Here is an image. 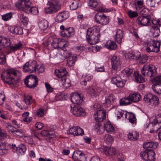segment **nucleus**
I'll use <instances>...</instances> for the list:
<instances>
[{
	"instance_id": "1",
	"label": "nucleus",
	"mask_w": 161,
	"mask_h": 161,
	"mask_svg": "<svg viewBox=\"0 0 161 161\" xmlns=\"http://www.w3.org/2000/svg\"><path fill=\"white\" fill-rule=\"evenodd\" d=\"M20 72L15 69L9 68L7 69L4 72L3 74L1 75L2 80L6 83L9 85L17 84L19 80L17 78L15 80V77L19 76Z\"/></svg>"
},
{
	"instance_id": "2",
	"label": "nucleus",
	"mask_w": 161,
	"mask_h": 161,
	"mask_svg": "<svg viewBox=\"0 0 161 161\" xmlns=\"http://www.w3.org/2000/svg\"><path fill=\"white\" fill-rule=\"evenodd\" d=\"M100 31L99 27L97 25H94L87 29L86 37L89 43L94 45L99 42Z\"/></svg>"
},
{
	"instance_id": "3",
	"label": "nucleus",
	"mask_w": 161,
	"mask_h": 161,
	"mask_svg": "<svg viewBox=\"0 0 161 161\" xmlns=\"http://www.w3.org/2000/svg\"><path fill=\"white\" fill-rule=\"evenodd\" d=\"M72 103L70 105L71 111H82V108L80 105L83 101V96L76 92L73 93L71 98Z\"/></svg>"
},
{
	"instance_id": "4",
	"label": "nucleus",
	"mask_w": 161,
	"mask_h": 161,
	"mask_svg": "<svg viewBox=\"0 0 161 161\" xmlns=\"http://www.w3.org/2000/svg\"><path fill=\"white\" fill-rule=\"evenodd\" d=\"M161 42L160 41L154 39L148 42L145 48L146 51L147 52H153L157 53L160 51Z\"/></svg>"
},
{
	"instance_id": "5",
	"label": "nucleus",
	"mask_w": 161,
	"mask_h": 161,
	"mask_svg": "<svg viewBox=\"0 0 161 161\" xmlns=\"http://www.w3.org/2000/svg\"><path fill=\"white\" fill-rule=\"evenodd\" d=\"M142 74L149 77L154 76L156 74V68L152 65H145L141 69Z\"/></svg>"
},
{
	"instance_id": "6",
	"label": "nucleus",
	"mask_w": 161,
	"mask_h": 161,
	"mask_svg": "<svg viewBox=\"0 0 161 161\" xmlns=\"http://www.w3.org/2000/svg\"><path fill=\"white\" fill-rule=\"evenodd\" d=\"M125 56L127 59H134L139 60V62L143 63L145 62V58L141 56L140 53L137 51H130L125 53Z\"/></svg>"
},
{
	"instance_id": "7",
	"label": "nucleus",
	"mask_w": 161,
	"mask_h": 161,
	"mask_svg": "<svg viewBox=\"0 0 161 161\" xmlns=\"http://www.w3.org/2000/svg\"><path fill=\"white\" fill-rule=\"evenodd\" d=\"M37 63L36 60H29L24 65L23 71L29 73H35L37 70Z\"/></svg>"
},
{
	"instance_id": "8",
	"label": "nucleus",
	"mask_w": 161,
	"mask_h": 161,
	"mask_svg": "<svg viewBox=\"0 0 161 161\" xmlns=\"http://www.w3.org/2000/svg\"><path fill=\"white\" fill-rule=\"evenodd\" d=\"M111 60L112 68L109 73L110 75L115 74L117 71L120 70L121 67L120 61L117 58V56H113L111 58Z\"/></svg>"
},
{
	"instance_id": "9",
	"label": "nucleus",
	"mask_w": 161,
	"mask_h": 161,
	"mask_svg": "<svg viewBox=\"0 0 161 161\" xmlns=\"http://www.w3.org/2000/svg\"><path fill=\"white\" fill-rule=\"evenodd\" d=\"M95 22L97 24L102 25H107L109 23L110 18L108 16H107L104 14H99L97 13L94 16Z\"/></svg>"
},
{
	"instance_id": "10",
	"label": "nucleus",
	"mask_w": 161,
	"mask_h": 161,
	"mask_svg": "<svg viewBox=\"0 0 161 161\" xmlns=\"http://www.w3.org/2000/svg\"><path fill=\"white\" fill-rule=\"evenodd\" d=\"M144 100L146 102L149 103L151 105L154 107L157 106L159 103V98L151 93H148L145 95Z\"/></svg>"
},
{
	"instance_id": "11",
	"label": "nucleus",
	"mask_w": 161,
	"mask_h": 161,
	"mask_svg": "<svg viewBox=\"0 0 161 161\" xmlns=\"http://www.w3.org/2000/svg\"><path fill=\"white\" fill-rule=\"evenodd\" d=\"M24 82L27 87L34 88L37 85L38 80L36 76L30 75L26 77Z\"/></svg>"
},
{
	"instance_id": "12",
	"label": "nucleus",
	"mask_w": 161,
	"mask_h": 161,
	"mask_svg": "<svg viewBox=\"0 0 161 161\" xmlns=\"http://www.w3.org/2000/svg\"><path fill=\"white\" fill-rule=\"evenodd\" d=\"M60 7V5L58 0H53L50 3L48 7L45 8L44 11L46 13H52L57 12Z\"/></svg>"
},
{
	"instance_id": "13",
	"label": "nucleus",
	"mask_w": 161,
	"mask_h": 161,
	"mask_svg": "<svg viewBox=\"0 0 161 161\" xmlns=\"http://www.w3.org/2000/svg\"><path fill=\"white\" fill-rule=\"evenodd\" d=\"M155 154L153 151L146 150L142 151L140 156L142 158L147 161H154L155 159Z\"/></svg>"
},
{
	"instance_id": "14",
	"label": "nucleus",
	"mask_w": 161,
	"mask_h": 161,
	"mask_svg": "<svg viewBox=\"0 0 161 161\" xmlns=\"http://www.w3.org/2000/svg\"><path fill=\"white\" fill-rule=\"evenodd\" d=\"M136 22L138 25L142 26H148L151 25L150 19L147 17L139 16Z\"/></svg>"
},
{
	"instance_id": "15",
	"label": "nucleus",
	"mask_w": 161,
	"mask_h": 161,
	"mask_svg": "<svg viewBox=\"0 0 161 161\" xmlns=\"http://www.w3.org/2000/svg\"><path fill=\"white\" fill-rule=\"evenodd\" d=\"M111 82L115 85L117 87H124L125 84V81L122 79L119 75H117L112 78Z\"/></svg>"
},
{
	"instance_id": "16",
	"label": "nucleus",
	"mask_w": 161,
	"mask_h": 161,
	"mask_svg": "<svg viewBox=\"0 0 161 161\" xmlns=\"http://www.w3.org/2000/svg\"><path fill=\"white\" fill-rule=\"evenodd\" d=\"M75 34V31L74 28L69 27L65 28L64 31H61L60 35L64 37L69 38L73 36Z\"/></svg>"
},
{
	"instance_id": "17",
	"label": "nucleus",
	"mask_w": 161,
	"mask_h": 161,
	"mask_svg": "<svg viewBox=\"0 0 161 161\" xmlns=\"http://www.w3.org/2000/svg\"><path fill=\"white\" fill-rule=\"evenodd\" d=\"M116 98L115 96L113 94H111L106 96L105 103H103V106L105 108H108L110 107L113 103Z\"/></svg>"
},
{
	"instance_id": "18",
	"label": "nucleus",
	"mask_w": 161,
	"mask_h": 161,
	"mask_svg": "<svg viewBox=\"0 0 161 161\" xmlns=\"http://www.w3.org/2000/svg\"><path fill=\"white\" fill-rule=\"evenodd\" d=\"M69 17V14L67 11L59 12L55 18V21L60 23L67 19Z\"/></svg>"
},
{
	"instance_id": "19",
	"label": "nucleus",
	"mask_w": 161,
	"mask_h": 161,
	"mask_svg": "<svg viewBox=\"0 0 161 161\" xmlns=\"http://www.w3.org/2000/svg\"><path fill=\"white\" fill-rule=\"evenodd\" d=\"M106 111H96L94 114V119L98 122H101L106 118Z\"/></svg>"
},
{
	"instance_id": "20",
	"label": "nucleus",
	"mask_w": 161,
	"mask_h": 161,
	"mask_svg": "<svg viewBox=\"0 0 161 161\" xmlns=\"http://www.w3.org/2000/svg\"><path fill=\"white\" fill-rule=\"evenodd\" d=\"M73 159L74 161H82L85 158V155L80 151H75L72 155Z\"/></svg>"
},
{
	"instance_id": "21",
	"label": "nucleus",
	"mask_w": 161,
	"mask_h": 161,
	"mask_svg": "<svg viewBox=\"0 0 161 161\" xmlns=\"http://www.w3.org/2000/svg\"><path fill=\"white\" fill-rule=\"evenodd\" d=\"M124 32L120 29H118L114 32V37L115 40L118 43L120 44L123 37Z\"/></svg>"
},
{
	"instance_id": "22",
	"label": "nucleus",
	"mask_w": 161,
	"mask_h": 161,
	"mask_svg": "<svg viewBox=\"0 0 161 161\" xmlns=\"http://www.w3.org/2000/svg\"><path fill=\"white\" fill-rule=\"evenodd\" d=\"M139 133L136 131L129 130L127 132V136L128 140L135 141L139 137Z\"/></svg>"
},
{
	"instance_id": "23",
	"label": "nucleus",
	"mask_w": 161,
	"mask_h": 161,
	"mask_svg": "<svg viewBox=\"0 0 161 161\" xmlns=\"http://www.w3.org/2000/svg\"><path fill=\"white\" fill-rule=\"evenodd\" d=\"M132 72V70L128 68H126L121 72L120 75L125 80V82L129 79L130 76Z\"/></svg>"
},
{
	"instance_id": "24",
	"label": "nucleus",
	"mask_w": 161,
	"mask_h": 161,
	"mask_svg": "<svg viewBox=\"0 0 161 161\" xmlns=\"http://www.w3.org/2000/svg\"><path fill=\"white\" fill-rule=\"evenodd\" d=\"M158 143L155 142H145L143 144V147L145 149H148L147 150L152 151L156 149L158 147Z\"/></svg>"
},
{
	"instance_id": "25",
	"label": "nucleus",
	"mask_w": 161,
	"mask_h": 161,
	"mask_svg": "<svg viewBox=\"0 0 161 161\" xmlns=\"http://www.w3.org/2000/svg\"><path fill=\"white\" fill-rule=\"evenodd\" d=\"M93 78V76L90 74H84L80 79V83L82 85L86 86L87 84V82L90 81Z\"/></svg>"
},
{
	"instance_id": "26",
	"label": "nucleus",
	"mask_w": 161,
	"mask_h": 161,
	"mask_svg": "<svg viewBox=\"0 0 161 161\" xmlns=\"http://www.w3.org/2000/svg\"><path fill=\"white\" fill-rule=\"evenodd\" d=\"M147 127L151 128L150 133H154L157 131L161 128V122L151 123L148 125Z\"/></svg>"
},
{
	"instance_id": "27",
	"label": "nucleus",
	"mask_w": 161,
	"mask_h": 161,
	"mask_svg": "<svg viewBox=\"0 0 161 161\" xmlns=\"http://www.w3.org/2000/svg\"><path fill=\"white\" fill-rule=\"evenodd\" d=\"M11 44L10 39L4 36H0V46L2 47H8Z\"/></svg>"
},
{
	"instance_id": "28",
	"label": "nucleus",
	"mask_w": 161,
	"mask_h": 161,
	"mask_svg": "<svg viewBox=\"0 0 161 161\" xmlns=\"http://www.w3.org/2000/svg\"><path fill=\"white\" fill-rule=\"evenodd\" d=\"M66 58H67V63L70 66H72L75 64L77 60V56L73 54L70 52L68 53L67 56H66Z\"/></svg>"
},
{
	"instance_id": "29",
	"label": "nucleus",
	"mask_w": 161,
	"mask_h": 161,
	"mask_svg": "<svg viewBox=\"0 0 161 161\" xmlns=\"http://www.w3.org/2000/svg\"><path fill=\"white\" fill-rule=\"evenodd\" d=\"M104 44L106 48L111 50H115L117 48V47L115 42L111 40L107 41L104 43Z\"/></svg>"
},
{
	"instance_id": "30",
	"label": "nucleus",
	"mask_w": 161,
	"mask_h": 161,
	"mask_svg": "<svg viewBox=\"0 0 161 161\" xmlns=\"http://www.w3.org/2000/svg\"><path fill=\"white\" fill-rule=\"evenodd\" d=\"M54 73L58 77L62 78L66 75L67 72L66 68L63 67L59 69H56Z\"/></svg>"
},
{
	"instance_id": "31",
	"label": "nucleus",
	"mask_w": 161,
	"mask_h": 161,
	"mask_svg": "<svg viewBox=\"0 0 161 161\" xmlns=\"http://www.w3.org/2000/svg\"><path fill=\"white\" fill-rule=\"evenodd\" d=\"M24 100L25 103L27 105L25 107L21 108V110H26L28 107V105L31 104L33 102L31 96L27 94L25 95Z\"/></svg>"
},
{
	"instance_id": "32",
	"label": "nucleus",
	"mask_w": 161,
	"mask_h": 161,
	"mask_svg": "<svg viewBox=\"0 0 161 161\" xmlns=\"http://www.w3.org/2000/svg\"><path fill=\"white\" fill-rule=\"evenodd\" d=\"M125 118H127V115H129V120L131 124H135L136 123V118L135 115L132 112H129L127 111H125Z\"/></svg>"
},
{
	"instance_id": "33",
	"label": "nucleus",
	"mask_w": 161,
	"mask_h": 161,
	"mask_svg": "<svg viewBox=\"0 0 161 161\" xmlns=\"http://www.w3.org/2000/svg\"><path fill=\"white\" fill-rule=\"evenodd\" d=\"M129 99L132 102H136L140 100L141 98V95L137 93H130L129 95Z\"/></svg>"
},
{
	"instance_id": "34",
	"label": "nucleus",
	"mask_w": 161,
	"mask_h": 161,
	"mask_svg": "<svg viewBox=\"0 0 161 161\" xmlns=\"http://www.w3.org/2000/svg\"><path fill=\"white\" fill-rule=\"evenodd\" d=\"M25 12L28 14H30L33 15H37L39 13L38 7L36 6L30 7L27 9H25Z\"/></svg>"
},
{
	"instance_id": "35",
	"label": "nucleus",
	"mask_w": 161,
	"mask_h": 161,
	"mask_svg": "<svg viewBox=\"0 0 161 161\" xmlns=\"http://www.w3.org/2000/svg\"><path fill=\"white\" fill-rule=\"evenodd\" d=\"M31 5L30 0H21V11H25V9L30 8Z\"/></svg>"
},
{
	"instance_id": "36",
	"label": "nucleus",
	"mask_w": 161,
	"mask_h": 161,
	"mask_svg": "<svg viewBox=\"0 0 161 161\" xmlns=\"http://www.w3.org/2000/svg\"><path fill=\"white\" fill-rule=\"evenodd\" d=\"M58 52L56 54V56L61 58L67 56L69 52L67 51L66 49L58 48Z\"/></svg>"
},
{
	"instance_id": "37",
	"label": "nucleus",
	"mask_w": 161,
	"mask_h": 161,
	"mask_svg": "<svg viewBox=\"0 0 161 161\" xmlns=\"http://www.w3.org/2000/svg\"><path fill=\"white\" fill-rule=\"evenodd\" d=\"M134 78L135 81L138 83H143L146 81V79L139 74L138 71L134 72Z\"/></svg>"
},
{
	"instance_id": "38",
	"label": "nucleus",
	"mask_w": 161,
	"mask_h": 161,
	"mask_svg": "<svg viewBox=\"0 0 161 161\" xmlns=\"http://www.w3.org/2000/svg\"><path fill=\"white\" fill-rule=\"evenodd\" d=\"M104 126L105 130L108 133L111 134L114 132L115 130L114 127L109 122L105 124Z\"/></svg>"
},
{
	"instance_id": "39",
	"label": "nucleus",
	"mask_w": 161,
	"mask_h": 161,
	"mask_svg": "<svg viewBox=\"0 0 161 161\" xmlns=\"http://www.w3.org/2000/svg\"><path fill=\"white\" fill-rule=\"evenodd\" d=\"M58 48L61 49H66L69 46V43L67 41H66L64 39H61L58 42Z\"/></svg>"
},
{
	"instance_id": "40",
	"label": "nucleus",
	"mask_w": 161,
	"mask_h": 161,
	"mask_svg": "<svg viewBox=\"0 0 161 161\" xmlns=\"http://www.w3.org/2000/svg\"><path fill=\"white\" fill-rule=\"evenodd\" d=\"M7 150L6 143L0 141V155L5 154L7 152Z\"/></svg>"
},
{
	"instance_id": "41",
	"label": "nucleus",
	"mask_w": 161,
	"mask_h": 161,
	"mask_svg": "<svg viewBox=\"0 0 161 161\" xmlns=\"http://www.w3.org/2000/svg\"><path fill=\"white\" fill-rule=\"evenodd\" d=\"M150 31L152 33L153 36L154 37L158 36L160 32L159 29L158 27L155 25L151 27Z\"/></svg>"
},
{
	"instance_id": "42",
	"label": "nucleus",
	"mask_w": 161,
	"mask_h": 161,
	"mask_svg": "<svg viewBox=\"0 0 161 161\" xmlns=\"http://www.w3.org/2000/svg\"><path fill=\"white\" fill-rule=\"evenodd\" d=\"M39 28L42 30H46L48 26L47 21L45 19H43L38 24Z\"/></svg>"
},
{
	"instance_id": "43",
	"label": "nucleus",
	"mask_w": 161,
	"mask_h": 161,
	"mask_svg": "<svg viewBox=\"0 0 161 161\" xmlns=\"http://www.w3.org/2000/svg\"><path fill=\"white\" fill-rule=\"evenodd\" d=\"M152 89L156 93L161 94V84H155L153 85Z\"/></svg>"
},
{
	"instance_id": "44",
	"label": "nucleus",
	"mask_w": 161,
	"mask_h": 161,
	"mask_svg": "<svg viewBox=\"0 0 161 161\" xmlns=\"http://www.w3.org/2000/svg\"><path fill=\"white\" fill-rule=\"evenodd\" d=\"M120 104L121 105H128L132 102L131 100H130L129 96L127 97L123 98L120 100Z\"/></svg>"
},
{
	"instance_id": "45",
	"label": "nucleus",
	"mask_w": 161,
	"mask_h": 161,
	"mask_svg": "<svg viewBox=\"0 0 161 161\" xmlns=\"http://www.w3.org/2000/svg\"><path fill=\"white\" fill-rule=\"evenodd\" d=\"M13 13L11 12L2 15V19L4 21L10 20L13 17Z\"/></svg>"
},
{
	"instance_id": "46",
	"label": "nucleus",
	"mask_w": 161,
	"mask_h": 161,
	"mask_svg": "<svg viewBox=\"0 0 161 161\" xmlns=\"http://www.w3.org/2000/svg\"><path fill=\"white\" fill-rule=\"evenodd\" d=\"M73 49L76 52H82L86 49L85 47L82 45L75 46L73 47Z\"/></svg>"
},
{
	"instance_id": "47",
	"label": "nucleus",
	"mask_w": 161,
	"mask_h": 161,
	"mask_svg": "<svg viewBox=\"0 0 161 161\" xmlns=\"http://www.w3.org/2000/svg\"><path fill=\"white\" fill-rule=\"evenodd\" d=\"M105 149V154L106 155H114L116 153L115 149L113 147H107Z\"/></svg>"
},
{
	"instance_id": "48",
	"label": "nucleus",
	"mask_w": 161,
	"mask_h": 161,
	"mask_svg": "<svg viewBox=\"0 0 161 161\" xmlns=\"http://www.w3.org/2000/svg\"><path fill=\"white\" fill-rule=\"evenodd\" d=\"M105 142L108 144L111 143L114 141V138L112 136L109 134H106L103 137Z\"/></svg>"
},
{
	"instance_id": "49",
	"label": "nucleus",
	"mask_w": 161,
	"mask_h": 161,
	"mask_svg": "<svg viewBox=\"0 0 161 161\" xmlns=\"http://www.w3.org/2000/svg\"><path fill=\"white\" fill-rule=\"evenodd\" d=\"M29 22V19L28 18L23 15L21 18V27H23V26L26 27Z\"/></svg>"
},
{
	"instance_id": "50",
	"label": "nucleus",
	"mask_w": 161,
	"mask_h": 161,
	"mask_svg": "<svg viewBox=\"0 0 161 161\" xmlns=\"http://www.w3.org/2000/svg\"><path fill=\"white\" fill-rule=\"evenodd\" d=\"M87 48L89 52L93 53H96L98 52L101 49V47L97 45H96L95 46L88 47Z\"/></svg>"
},
{
	"instance_id": "51",
	"label": "nucleus",
	"mask_w": 161,
	"mask_h": 161,
	"mask_svg": "<svg viewBox=\"0 0 161 161\" xmlns=\"http://www.w3.org/2000/svg\"><path fill=\"white\" fill-rule=\"evenodd\" d=\"M93 129L97 133L101 134V130L102 129V125L100 123H96L94 126Z\"/></svg>"
},
{
	"instance_id": "52",
	"label": "nucleus",
	"mask_w": 161,
	"mask_h": 161,
	"mask_svg": "<svg viewBox=\"0 0 161 161\" xmlns=\"http://www.w3.org/2000/svg\"><path fill=\"white\" fill-rule=\"evenodd\" d=\"M11 148L14 153H16L17 155L19 156L20 154V147H17L15 144H12L11 145Z\"/></svg>"
},
{
	"instance_id": "53",
	"label": "nucleus",
	"mask_w": 161,
	"mask_h": 161,
	"mask_svg": "<svg viewBox=\"0 0 161 161\" xmlns=\"http://www.w3.org/2000/svg\"><path fill=\"white\" fill-rule=\"evenodd\" d=\"M88 4L89 7L95 8L98 6V3L97 0H90Z\"/></svg>"
},
{
	"instance_id": "54",
	"label": "nucleus",
	"mask_w": 161,
	"mask_h": 161,
	"mask_svg": "<svg viewBox=\"0 0 161 161\" xmlns=\"http://www.w3.org/2000/svg\"><path fill=\"white\" fill-rule=\"evenodd\" d=\"M65 98V96L62 92H59L57 93L55 97V100L57 101L63 100Z\"/></svg>"
},
{
	"instance_id": "55",
	"label": "nucleus",
	"mask_w": 161,
	"mask_h": 161,
	"mask_svg": "<svg viewBox=\"0 0 161 161\" xmlns=\"http://www.w3.org/2000/svg\"><path fill=\"white\" fill-rule=\"evenodd\" d=\"M113 10V8H107L103 7H100L97 9V11L101 12L107 13Z\"/></svg>"
},
{
	"instance_id": "56",
	"label": "nucleus",
	"mask_w": 161,
	"mask_h": 161,
	"mask_svg": "<svg viewBox=\"0 0 161 161\" xmlns=\"http://www.w3.org/2000/svg\"><path fill=\"white\" fill-rule=\"evenodd\" d=\"M76 131L75 132V136H83L84 133L83 130L81 128L76 126Z\"/></svg>"
},
{
	"instance_id": "57",
	"label": "nucleus",
	"mask_w": 161,
	"mask_h": 161,
	"mask_svg": "<svg viewBox=\"0 0 161 161\" xmlns=\"http://www.w3.org/2000/svg\"><path fill=\"white\" fill-rule=\"evenodd\" d=\"M6 129L8 130L9 132L13 133L15 132H19V130L17 129L10 125H8L6 126Z\"/></svg>"
},
{
	"instance_id": "58",
	"label": "nucleus",
	"mask_w": 161,
	"mask_h": 161,
	"mask_svg": "<svg viewBox=\"0 0 161 161\" xmlns=\"http://www.w3.org/2000/svg\"><path fill=\"white\" fill-rule=\"evenodd\" d=\"M127 13L129 17L131 18L136 17L138 16L136 12L131 9L128 10Z\"/></svg>"
},
{
	"instance_id": "59",
	"label": "nucleus",
	"mask_w": 161,
	"mask_h": 161,
	"mask_svg": "<svg viewBox=\"0 0 161 161\" xmlns=\"http://www.w3.org/2000/svg\"><path fill=\"white\" fill-rule=\"evenodd\" d=\"M71 113L76 116H85L86 114V111H71Z\"/></svg>"
},
{
	"instance_id": "60",
	"label": "nucleus",
	"mask_w": 161,
	"mask_h": 161,
	"mask_svg": "<svg viewBox=\"0 0 161 161\" xmlns=\"http://www.w3.org/2000/svg\"><path fill=\"white\" fill-rule=\"evenodd\" d=\"M101 105L99 104H95V105L91 107V109L89 110L93 111H103L101 108Z\"/></svg>"
},
{
	"instance_id": "61",
	"label": "nucleus",
	"mask_w": 161,
	"mask_h": 161,
	"mask_svg": "<svg viewBox=\"0 0 161 161\" xmlns=\"http://www.w3.org/2000/svg\"><path fill=\"white\" fill-rule=\"evenodd\" d=\"M61 83L62 84L63 87L65 88H67L71 86L70 83L68 81H67V80L65 78L62 79Z\"/></svg>"
},
{
	"instance_id": "62",
	"label": "nucleus",
	"mask_w": 161,
	"mask_h": 161,
	"mask_svg": "<svg viewBox=\"0 0 161 161\" xmlns=\"http://www.w3.org/2000/svg\"><path fill=\"white\" fill-rule=\"evenodd\" d=\"M135 4L137 9H138V8L140 9L144 6L143 2L142 0L136 1L135 3Z\"/></svg>"
},
{
	"instance_id": "63",
	"label": "nucleus",
	"mask_w": 161,
	"mask_h": 161,
	"mask_svg": "<svg viewBox=\"0 0 161 161\" xmlns=\"http://www.w3.org/2000/svg\"><path fill=\"white\" fill-rule=\"evenodd\" d=\"M146 2L147 4L151 7H154L155 4L158 3L156 0H147Z\"/></svg>"
},
{
	"instance_id": "64",
	"label": "nucleus",
	"mask_w": 161,
	"mask_h": 161,
	"mask_svg": "<svg viewBox=\"0 0 161 161\" xmlns=\"http://www.w3.org/2000/svg\"><path fill=\"white\" fill-rule=\"evenodd\" d=\"M78 7V3L77 1H74L70 5V8L71 10H75Z\"/></svg>"
}]
</instances>
